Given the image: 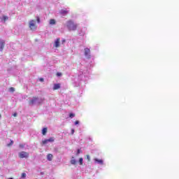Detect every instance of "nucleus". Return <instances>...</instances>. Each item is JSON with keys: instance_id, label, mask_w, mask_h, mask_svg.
<instances>
[{"instance_id": "9d476101", "label": "nucleus", "mask_w": 179, "mask_h": 179, "mask_svg": "<svg viewBox=\"0 0 179 179\" xmlns=\"http://www.w3.org/2000/svg\"><path fill=\"white\" fill-rule=\"evenodd\" d=\"M60 13H61V15H68V10H61Z\"/></svg>"}, {"instance_id": "2f4dec72", "label": "nucleus", "mask_w": 179, "mask_h": 179, "mask_svg": "<svg viewBox=\"0 0 179 179\" xmlns=\"http://www.w3.org/2000/svg\"><path fill=\"white\" fill-rule=\"evenodd\" d=\"M65 39L62 40V43L64 44V43H65Z\"/></svg>"}, {"instance_id": "b1692460", "label": "nucleus", "mask_w": 179, "mask_h": 179, "mask_svg": "<svg viewBox=\"0 0 179 179\" xmlns=\"http://www.w3.org/2000/svg\"><path fill=\"white\" fill-rule=\"evenodd\" d=\"M57 76H62V73H57Z\"/></svg>"}, {"instance_id": "6ab92c4d", "label": "nucleus", "mask_w": 179, "mask_h": 179, "mask_svg": "<svg viewBox=\"0 0 179 179\" xmlns=\"http://www.w3.org/2000/svg\"><path fill=\"white\" fill-rule=\"evenodd\" d=\"M12 145H13V141L10 140V143L7 144V146H12Z\"/></svg>"}, {"instance_id": "20e7f679", "label": "nucleus", "mask_w": 179, "mask_h": 179, "mask_svg": "<svg viewBox=\"0 0 179 179\" xmlns=\"http://www.w3.org/2000/svg\"><path fill=\"white\" fill-rule=\"evenodd\" d=\"M38 100V97L34 96L33 99L29 101V106H34V104L37 103Z\"/></svg>"}, {"instance_id": "0eeeda50", "label": "nucleus", "mask_w": 179, "mask_h": 179, "mask_svg": "<svg viewBox=\"0 0 179 179\" xmlns=\"http://www.w3.org/2000/svg\"><path fill=\"white\" fill-rule=\"evenodd\" d=\"M84 51H85V57H87L88 55H90V49L86 48H85Z\"/></svg>"}, {"instance_id": "dca6fc26", "label": "nucleus", "mask_w": 179, "mask_h": 179, "mask_svg": "<svg viewBox=\"0 0 179 179\" xmlns=\"http://www.w3.org/2000/svg\"><path fill=\"white\" fill-rule=\"evenodd\" d=\"M55 138L54 137H50L49 139H48V142H54Z\"/></svg>"}, {"instance_id": "412c9836", "label": "nucleus", "mask_w": 179, "mask_h": 179, "mask_svg": "<svg viewBox=\"0 0 179 179\" xmlns=\"http://www.w3.org/2000/svg\"><path fill=\"white\" fill-rule=\"evenodd\" d=\"M69 117H70V118H73V117H75V114L74 113H70Z\"/></svg>"}, {"instance_id": "aec40b11", "label": "nucleus", "mask_w": 179, "mask_h": 179, "mask_svg": "<svg viewBox=\"0 0 179 179\" xmlns=\"http://www.w3.org/2000/svg\"><path fill=\"white\" fill-rule=\"evenodd\" d=\"M22 178H26V173H22L21 175Z\"/></svg>"}, {"instance_id": "c85d7f7f", "label": "nucleus", "mask_w": 179, "mask_h": 179, "mask_svg": "<svg viewBox=\"0 0 179 179\" xmlns=\"http://www.w3.org/2000/svg\"><path fill=\"white\" fill-rule=\"evenodd\" d=\"M79 124V121L78 120H76V122H75V125H78Z\"/></svg>"}, {"instance_id": "cd10ccee", "label": "nucleus", "mask_w": 179, "mask_h": 179, "mask_svg": "<svg viewBox=\"0 0 179 179\" xmlns=\"http://www.w3.org/2000/svg\"><path fill=\"white\" fill-rule=\"evenodd\" d=\"M39 80H40V82H44V78H39Z\"/></svg>"}, {"instance_id": "423d86ee", "label": "nucleus", "mask_w": 179, "mask_h": 179, "mask_svg": "<svg viewBox=\"0 0 179 179\" xmlns=\"http://www.w3.org/2000/svg\"><path fill=\"white\" fill-rule=\"evenodd\" d=\"M58 89H61V84L57 83L53 86V90H58Z\"/></svg>"}, {"instance_id": "f257e3e1", "label": "nucleus", "mask_w": 179, "mask_h": 179, "mask_svg": "<svg viewBox=\"0 0 179 179\" xmlns=\"http://www.w3.org/2000/svg\"><path fill=\"white\" fill-rule=\"evenodd\" d=\"M66 27L69 31H75L78 29V24H75V22L70 20L66 22Z\"/></svg>"}, {"instance_id": "4be33fe9", "label": "nucleus", "mask_w": 179, "mask_h": 179, "mask_svg": "<svg viewBox=\"0 0 179 179\" xmlns=\"http://www.w3.org/2000/svg\"><path fill=\"white\" fill-rule=\"evenodd\" d=\"M86 159L88 160V162H90V156L89 155H86Z\"/></svg>"}, {"instance_id": "9b49d317", "label": "nucleus", "mask_w": 179, "mask_h": 179, "mask_svg": "<svg viewBox=\"0 0 179 179\" xmlns=\"http://www.w3.org/2000/svg\"><path fill=\"white\" fill-rule=\"evenodd\" d=\"M47 131H48L47 127H44V128L42 129V134H43V135H46Z\"/></svg>"}, {"instance_id": "7ed1b4c3", "label": "nucleus", "mask_w": 179, "mask_h": 179, "mask_svg": "<svg viewBox=\"0 0 179 179\" xmlns=\"http://www.w3.org/2000/svg\"><path fill=\"white\" fill-rule=\"evenodd\" d=\"M29 29L32 31H34L37 29V24H36L35 20H31L29 22Z\"/></svg>"}, {"instance_id": "393cba45", "label": "nucleus", "mask_w": 179, "mask_h": 179, "mask_svg": "<svg viewBox=\"0 0 179 179\" xmlns=\"http://www.w3.org/2000/svg\"><path fill=\"white\" fill-rule=\"evenodd\" d=\"M10 92H15V88L10 87Z\"/></svg>"}, {"instance_id": "a878e982", "label": "nucleus", "mask_w": 179, "mask_h": 179, "mask_svg": "<svg viewBox=\"0 0 179 179\" xmlns=\"http://www.w3.org/2000/svg\"><path fill=\"white\" fill-rule=\"evenodd\" d=\"M36 20H37L38 23H40V17H37Z\"/></svg>"}, {"instance_id": "c756f323", "label": "nucleus", "mask_w": 179, "mask_h": 179, "mask_svg": "<svg viewBox=\"0 0 179 179\" xmlns=\"http://www.w3.org/2000/svg\"><path fill=\"white\" fill-rule=\"evenodd\" d=\"M20 148H24V145H23V144H20Z\"/></svg>"}, {"instance_id": "7c9ffc66", "label": "nucleus", "mask_w": 179, "mask_h": 179, "mask_svg": "<svg viewBox=\"0 0 179 179\" xmlns=\"http://www.w3.org/2000/svg\"><path fill=\"white\" fill-rule=\"evenodd\" d=\"M13 115L14 117H17V113H14Z\"/></svg>"}, {"instance_id": "bb28decb", "label": "nucleus", "mask_w": 179, "mask_h": 179, "mask_svg": "<svg viewBox=\"0 0 179 179\" xmlns=\"http://www.w3.org/2000/svg\"><path fill=\"white\" fill-rule=\"evenodd\" d=\"M73 134H75V129H71V135H73Z\"/></svg>"}, {"instance_id": "f8f14e48", "label": "nucleus", "mask_w": 179, "mask_h": 179, "mask_svg": "<svg viewBox=\"0 0 179 179\" xmlns=\"http://www.w3.org/2000/svg\"><path fill=\"white\" fill-rule=\"evenodd\" d=\"M94 162H96V163H99V164H103V159H94Z\"/></svg>"}, {"instance_id": "a211bd4d", "label": "nucleus", "mask_w": 179, "mask_h": 179, "mask_svg": "<svg viewBox=\"0 0 179 179\" xmlns=\"http://www.w3.org/2000/svg\"><path fill=\"white\" fill-rule=\"evenodd\" d=\"M71 164H76V159H73L71 160Z\"/></svg>"}, {"instance_id": "4468645a", "label": "nucleus", "mask_w": 179, "mask_h": 179, "mask_svg": "<svg viewBox=\"0 0 179 179\" xmlns=\"http://www.w3.org/2000/svg\"><path fill=\"white\" fill-rule=\"evenodd\" d=\"M8 19H9V17H8V16H6V15H3V22H6V20H8Z\"/></svg>"}, {"instance_id": "2eb2a0df", "label": "nucleus", "mask_w": 179, "mask_h": 179, "mask_svg": "<svg viewBox=\"0 0 179 179\" xmlns=\"http://www.w3.org/2000/svg\"><path fill=\"white\" fill-rule=\"evenodd\" d=\"M79 163H80V166L83 165V158H80L79 159Z\"/></svg>"}, {"instance_id": "f03ea898", "label": "nucleus", "mask_w": 179, "mask_h": 179, "mask_svg": "<svg viewBox=\"0 0 179 179\" xmlns=\"http://www.w3.org/2000/svg\"><path fill=\"white\" fill-rule=\"evenodd\" d=\"M18 156L20 159H29V154L27 152L22 151L18 154Z\"/></svg>"}, {"instance_id": "1a4fd4ad", "label": "nucleus", "mask_w": 179, "mask_h": 179, "mask_svg": "<svg viewBox=\"0 0 179 179\" xmlns=\"http://www.w3.org/2000/svg\"><path fill=\"white\" fill-rule=\"evenodd\" d=\"M52 154H48V156H47V159L48 160H49V162H51L52 160Z\"/></svg>"}, {"instance_id": "473e14b6", "label": "nucleus", "mask_w": 179, "mask_h": 179, "mask_svg": "<svg viewBox=\"0 0 179 179\" xmlns=\"http://www.w3.org/2000/svg\"><path fill=\"white\" fill-rule=\"evenodd\" d=\"M0 118H1V115H0Z\"/></svg>"}, {"instance_id": "f3484780", "label": "nucleus", "mask_w": 179, "mask_h": 179, "mask_svg": "<svg viewBox=\"0 0 179 179\" xmlns=\"http://www.w3.org/2000/svg\"><path fill=\"white\" fill-rule=\"evenodd\" d=\"M43 145H47L48 143V139H45L42 141Z\"/></svg>"}, {"instance_id": "ddd939ff", "label": "nucleus", "mask_w": 179, "mask_h": 179, "mask_svg": "<svg viewBox=\"0 0 179 179\" xmlns=\"http://www.w3.org/2000/svg\"><path fill=\"white\" fill-rule=\"evenodd\" d=\"M55 23H56L55 20L51 19L50 20V24H55Z\"/></svg>"}, {"instance_id": "5701e85b", "label": "nucleus", "mask_w": 179, "mask_h": 179, "mask_svg": "<svg viewBox=\"0 0 179 179\" xmlns=\"http://www.w3.org/2000/svg\"><path fill=\"white\" fill-rule=\"evenodd\" d=\"M80 153H82V151H81L80 149H78V150H77V152H76L77 156H78V155H79Z\"/></svg>"}, {"instance_id": "39448f33", "label": "nucleus", "mask_w": 179, "mask_h": 179, "mask_svg": "<svg viewBox=\"0 0 179 179\" xmlns=\"http://www.w3.org/2000/svg\"><path fill=\"white\" fill-rule=\"evenodd\" d=\"M61 41V38H57L55 41V44H54V47H55V48H58L59 47V43Z\"/></svg>"}, {"instance_id": "6e6552de", "label": "nucleus", "mask_w": 179, "mask_h": 179, "mask_svg": "<svg viewBox=\"0 0 179 179\" xmlns=\"http://www.w3.org/2000/svg\"><path fill=\"white\" fill-rule=\"evenodd\" d=\"M4 48H5V41H0V50H1V51H2V50H3Z\"/></svg>"}]
</instances>
